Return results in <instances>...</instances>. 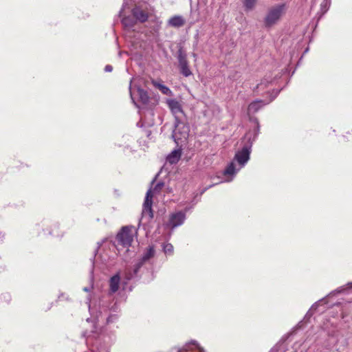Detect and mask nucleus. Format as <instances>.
<instances>
[{
  "instance_id": "f257e3e1",
  "label": "nucleus",
  "mask_w": 352,
  "mask_h": 352,
  "mask_svg": "<svg viewBox=\"0 0 352 352\" xmlns=\"http://www.w3.org/2000/svg\"><path fill=\"white\" fill-rule=\"evenodd\" d=\"M285 11V4H279L271 8L264 19L265 26L271 28L275 25L283 15Z\"/></svg>"
},
{
  "instance_id": "f03ea898",
  "label": "nucleus",
  "mask_w": 352,
  "mask_h": 352,
  "mask_svg": "<svg viewBox=\"0 0 352 352\" xmlns=\"http://www.w3.org/2000/svg\"><path fill=\"white\" fill-rule=\"evenodd\" d=\"M136 231L133 226H124L116 235L118 244L129 248L131 245Z\"/></svg>"
},
{
  "instance_id": "7ed1b4c3",
  "label": "nucleus",
  "mask_w": 352,
  "mask_h": 352,
  "mask_svg": "<svg viewBox=\"0 0 352 352\" xmlns=\"http://www.w3.org/2000/svg\"><path fill=\"white\" fill-rule=\"evenodd\" d=\"M164 186L163 182L157 183L153 188V190L149 189L146 195L145 200L144 202L143 214L144 215H148L149 217H153V213L152 210L153 197L154 192H160Z\"/></svg>"
},
{
  "instance_id": "20e7f679",
  "label": "nucleus",
  "mask_w": 352,
  "mask_h": 352,
  "mask_svg": "<svg viewBox=\"0 0 352 352\" xmlns=\"http://www.w3.org/2000/svg\"><path fill=\"white\" fill-rule=\"evenodd\" d=\"M177 60L180 73L185 77H188L192 74L187 59V54L182 47H179L177 51Z\"/></svg>"
},
{
  "instance_id": "39448f33",
  "label": "nucleus",
  "mask_w": 352,
  "mask_h": 352,
  "mask_svg": "<svg viewBox=\"0 0 352 352\" xmlns=\"http://www.w3.org/2000/svg\"><path fill=\"white\" fill-rule=\"evenodd\" d=\"M186 219V214L182 211H178L170 214L168 221L164 223V226L169 229H174L177 226L182 225Z\"/></svg>"
},
{
  "instance_id": "423d86ee",
  "label": "nucleus",
  "mask_w": 352,
  "mask_h": 352,
  "mask_svg": "<svg viewBox=\"0 0 352 352\" xmlns=\"http://www.w3.org/2000/svg\"><path fill=\"white\" fill-rule=\"evenodd\" d=\"M189 127L185 123L182 122L179 118H176L175 121V130L173 131V136L178 139H186L188 136Z\"/></svg>"
},
{
  "instance_id": "0eeeda50",
  "label": "nucleus",
  "mask_w": 352,
  "mask_h": 352,
  "mask_svg": "<svg viewBox=\"0 0 352 352\" xmlns=\"http://www.w3.org/2000/svg\"><path fill=\"white\" fill-rule=\"evenodd\" d=\"M166 104L170 109L171 113L175 116V119L176 120V118L177 117L178 113H182L184 114V112L183 111L182 105L181 102L176 99H168L166 100Z\"/></svg>"
},
{
  "instance_id": "6e6552de",
  "label": "nucleus",
  "mask_w": 352,
  "mask_h": 352,
  "mask_svg": "<svg viewBox=\"0 0 352 352\" xmlns=\"http://www.w3.org/2000/svg\"><path fill=\"white\" fill-rule=\"evenodd\" d=\"M186 24V19L181 15H174L167 21V25L171 28H180Z\"/></svg>"
},
{
  "instance_id": "1a4fd4ad",
  "label": "nucleus",
  "mask_w": 352,
  "mask_h": 352,
  "mask_svg": "<svg viewBox=\"0 0 352 352\" xmlns=\"http://www.w3.org/2000/svg\"><path fill=\"white\" fill-rule=\"evenodd\" d=\"M133 16L140 22L144 23L148 19V13L147 11L142 10L140 7H135L132 10Z\"/></svg>"
},
{
  "instance_id": "9d476101",
  "label": "nucleus",
  "mask_w": 352,
  "mask_h": 352,
  "mask_svg": "<svg viewBox=\"0 0 352 352\" xmlns=\"http://www.w3.org/2000/svg\"><path fill=\"white\" fill-rule=\"evenodd\" d=\"M250 158V151L248 147H243L240 151L235 155V160L241 165H244Z\"/></svg>"
},
{
  "instance_id": "9b49d317",
  "label": "nucleus",
  "mask_w": 352,
  "mask_h": 352,
  "mask_svg": "<svg viewBox=\"0 0 352 352\" xmlns=\"http://www.w3.org/2000/svg\"><path fill=\"white\" fill-rule=\"evenodd\" d=\"M155 255V250L153 246H149L142 255L140 262L137 264V267L140 268L145 262L153 258Z\"/></svg>"
},
{
  "instance_id": "f8f14e48",
  "label": "nucleus",
  "mask_w": 352,
  "mask_h": 352,
  "mask_svg": "<svg viewBox=\"0 0 352 352\" xmlns=\"http://www.w3.org/2000/svg\"><path fill=\"white\" fill-rule=\"evenodd\" d=\"M272 100H270L269 102H270ZM266 103H265L263 100H255L252 102H251L248 106V112L251 113H256L259 109H261L264 105H265Z\"/></svg>"
},
{
  "instance_id": "ddd939ff",
  "label": "nucleus",
  "mask_w": 352,
  "mask_h": 352,
  "mask_svg": "<svg viewBox=\"0 0 352 352\" xmlns=\"http://www.w3.org/2000/svg\"><path fill=\"white\" fill-rule=\"evenodd\" d=\"M120 277L119 274L113 276L109 281L110 290L112 293L116 292L119 289Z\"/></svg>"
},
{
  "instance_id": "4468645a",
  "label": "nucleus",
  "mask_w": 352,
  "mask_h": 352,
  "mask_svg": "<svg viewBox=\"0 0 352 352\" xmlns=\"http://www.w3.org/2000/svg\"><path fill=\"white\" fill-rule=\"evenodd\" d=\"M181 155L179 150H174L167 156L166 160L170 164H176L180 160Z\"/></svg>"
},
{
  "instance_id": "2eb2a0df",
  "label": "nucleus",
  "mask_w": 352,
  "mask_h": 352,
  "mask_svg": "<svg viewBox=\"0 0 352 352\" xmlns=\"http://www.w3.org/2000/svg\"><path fill=\"white\" fill-rule=\"evenodd\" d=\"M152 85L157 89H158L163 94L170 95L172 94L170 89L166 85L157 82L155 80H151Z\"/></svg>"
},
{
  "instance_id": "dca6fc26",
  "label": "nucleus",
  "mask_w": 352,
  "mask_h": 352,
  "mask_svg": "<svg viewBox=\"0 0 352 352\" xmlns=\"http://www.w3.org/2000/svg\"><path fill=\"white\" fill-rule=\"evenodd\" d=\"M138 96H139V99H140V101L144 104H146L148 103L149 102V96H148V92L142 89V88H138Z\"/></svg>"
},
{
  "instance_id": "f3484780",
  "label": "nucleus",
  "mask_w": 352,
  "mask_h": 352,
  "mask_svg": "<svg viewBox=\"0 0 352 352\" xmlns=\"http://www.w3.org/2000/svg\"><path fill=\"white\" fill-rule=\"evenodd\" d=\"M257 0H243V6L246 10H251L254 9L256 6Z\"/></svg>"
},
{
  "instance_id": "a211bd4d",
  "label": "nucleus",
  "mask_w": 352,
  "mask_h": 352,
  "mask_svg": "<svg viewBox=\"0 0 352 352\" xmlns=\"http://www.w3.org/2000/svg\"><path fill=\"white\" fill-rule=\"evenodd\" d=\"M235 173V166L233 162H231L224 170V175H232Z\"/></svg>"
},
{
  "instance_id": "6ab92c4d",
  "label": "nucleus",
  "mask_w": 352,
  "mask_h": 352,
  "mask_svg": "<svg viewBox=\"0 0 352 352\" xmlns=\"http://www.w3.org/2000/svg\"><path fill=\"white\" fill-rule=\"evenodd\" d=\"M163 249L166 254H171L173 252V246L170 243L164 244Z\"/></svg>"
},
{
  "instance_id": "aec40b11",
  "label": "nucleus",
  "mask_w": 352,
  "mask_h": 352,
  "mask_svg": "<svg viewBox=\"0 0 352 352\" xmlns=\"http://www.w3.org/2000/svg\"><path fill=\"white\" fill-rule=\"evenodd\" d=\"M105 69V71H106V72H111V71H112V69H113V67H112V66H111V65H107V66L105 67V69Z\"/></svg>"
},
{
  "instance_id": "412c9836",
  "label": "nucleus",
  "mask_w": 352,
  "mask_h": 352,
  "mask_svg": "<svg viewBox=\"0 0 352 352\" xmlns=\"http://www.w3.org/2000/svg\"><path fill=\"white\" fill-rule=\"evenodd\" d=\"M346 134L349 135L346 137L347 139H349V137H352V129L351 131H348Z\"/></svg>"
},
{
  "instance_id": "4be33fe9",
  "label": "nucleus",
  "mask_w": 352,
  "mask_h": 352,
  "mask_svg": "<svg viewBox=\"0 0 352 352\" xmlns=\"http://www.w3.org/2000/svg\"><path fill=\"white\" fill-rule=\"evenodd\" d=\"M178 352H188V351H186L185 349H180L178 351Z\"/></svg>"
},
{
  "instance_id": "5701e85b",
  "label": "nucleus",
  "mask_w": 352,
  "mask_h": 352,
  "mask_svg": "<svg viewBox=\"0 0 352 352\" xmlns=\"http://www.w3.org/2000/svg\"><path fill=\"white\" fill-rule=\"evenodd\" d=\"M262 85H263V84L261 83V85H257V88H258V87H259V86H262Z\"/></svg>"
}]
</instances>
